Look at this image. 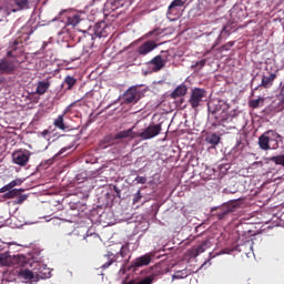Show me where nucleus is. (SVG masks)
I'll return each mask as SVG.
<instances>
[{
  "mask_svg": "<svg viewBox=\"0 0 284 284\" xmlns=\"http://www.w3.org/2000/svg\"><path fill=\"white\" fill-rule=\"evenodd\" d=\"M280 139L281 135L276 131L268 130L258 138V148L264 150V152H267V150H278Z\"/></svg>",
  "mask_w": 284,
  "mask_h": 284,
  "instance_id": "nucleus-1",
  "label": "nucleus"
},
{
  "mask_svg": "<svg viewBox=\"0 0 284 284\" xmlns=\"http://www.w3.org/2000/svg\"><path fill=\"white\" fill-rule=\"evenodd\" d=\"M209 111L214 114L217 121H232V114H230V104L225 101L210 102Z\"/></svg>",
  "mask_w": 284,
  "mask_h": 284,
  "instance_id": "nucleus-2",
  "label": "nucleus"
},
{
  "mask_svg": "<svg viewBox=\"0 0 284 284\" xmlns=\"http://www.w3.org/2000/svg\"><path fill=\"white\" fill-rule=\"evenodd\" d=\"M24 265L23 255H11L10 252L0 253V267H23Z\"/></svg>",
  "mask_w": 284,
  "mask_h": 284,
  "instance_id": "nucleus-3",
  "label": "nucleus"
},
{
  "mask_svg": "<svg viewBox=\"0 0 284 284\" xmlns=\"http://www.w3.org/2000/svg\"><path fill=\"white\" fill-rule=\"evenodd\" d=\"M162 125L159 124H150L149 126L141 130L138 133V138L142 139V141H150V139H154V136H159L161 134Z\"/></svg>",
  "mask_w": 284,
  "mask_h": 284,
  "instance_id": "nucleus-4",
  "label": "nucleus"
},
{
  "mask_svg": "<svg viewBox=\"0 0 284 284\" xmlns=\"http://www.w3.org/2000/svg\"><path fill=\"white\" fill-rule=\"evenodd\" d=\"M30 156H32V153L28 150H18L12 153V161L16 163V165H20V168H24V165H28V162L30 161Z\"/></svg>",
  "mask_w": 284,
  "mask_h": 284,
  "instance_id": "nucleus-5",
  "label": "nucleus"
},
{
  "mask_svg": "<svg viewBox=\"0 0 284 284\" xmlns=\"http://www.w3.org/2000/svg\"><path fill=\"white\" fill-rule=\"evenodd\" d=\"M206 97V92L203 89H193L191 92V97L189 99V103L191 105V108H193L194 110H196V108H199V105H201V103H203V100Z\"/></svg>",
  "mask_w": 284,
  "mask_h": 284,
  "instance_id": "nucleus-6",
  "label": "nucleus"
},
{
  "mask_svg": "<svg viewBox=\"0 0 284 284\" xmlns=\"http://www.w3.org/2000/svg\"><path fill=\"white\" fill-rule=\"evenodd\" d=\"M64 12L67 17V26H72V28H75V26H79V23L83 21V12L75 10H67Z\"/></svg>",
  "mask_w": 284,
  "mask_h": 284,
  "instance_id": "nucleus-7",
  "label": "nucleus"
},
{
  "mask_svg": "<svg viewBox=\"0 0 284 284\" xmlns=\"http://www.w3.org/2000/svg\"><path fill=\"white\" fill-rule=\"evenodd\" d=\"M159 45L155 41L150 40L144 42L142 45L138 48V54H141L142 57H145V54H150L153 50H156Z\"/></svg>",
  "mask_w": 284,
  "mask_h": 284,
  "instance_id": "nucleus-8",
  "label": "nucleus"
},
{
  "mask_svg": "<svg viewBox=\"0 0 284 284\" xmlns=\"http://www.w3.org/2000/svg\"><path fill=\"white\" fill-rule=\"evenodd\" d=\"M139 101V91L132 87L124 93L125 103H136Z\"/></svg>",
  "mask_w": 284,
  "mask_h": 284,
  "instance_id": "nucleus-9",
  "label": "nucleus"
},
{
  "mask_svg": "<svg viewBox=\"0 0 284 284\" xmlns=\"http://www.w3.org/2000/svg\"><path fill=\"white\" fill-rule=\"evenodd\" d=\"M14 8H10L11 12H19L21 10H28L30 8V0H13Z\"/></svg>",
  "mask_w": 284,
  "mask_h": 284,
  "instance_id": "nucleus-10",
  "label": "nucleus"
},
{
  "mask_svg": "<svg viewBox=\"0 0 284 284\" xmlns=\"http://www.w3.org/2000/svg\"><path fill=\"white\" fill-rule=\"evenodd\" d=\"M138 133L134 132V126L129 129V130H124V131H120L118 134H115L114 139H136Z\"/></svg>",
  "mask_w": 284,
  "mask_h": 284,
  "instance_id": "nucleus-11",
  "label": "nucleus"
},
{
  "mask_svg": "<svg viewBox=\"0 0 284 284\" xmlns=\"http://www.w3.org/2000/svg\"><path fill=\"white\" fill-rule=\"evenodd\" d=\"M152 261V257L150 255H143L138 257L134 262H133V266L134 267H143L145 265H150Z\"/></svg>",
  "mask_w": 284,
  "mask_h": 284,
  "instance_id": "nucleus-12",
  "label": "nucleus"
},
{
  "mask_svg": "<svg viewBox=\"0 0 284 284\" xmlns=\"http://www.w3.org/2000/svg\"><path fill=\"white\" fill-rule=\"evenodd\" d=\"M185 2L183 0H173L169 6L168 14H176L179 12V8H183Z\"/></svg>",
  "mask_w": 284,
  "mask_h": 284,
  "instance_id": "nucleus-13",
  "label": "nucleus"
},
{
  "mask_svg": "<svg viewBox=\"0 0 284 284\" xmlns=\"http://www.w3.org/2000/svg\"><path fill=\"white\" fill-rule=\"evenodd\" d=\"M12 70H14V61L4 59L0 62V72H12Z\"/></svg>",
  "mask_w": 284,
  "mask_h": 284,
  "instance_id": "nucleus-14",
  "label": "nucleus"
},
{
  "mask_svg": "<svg viewBox=\"0 0 284 284\" xmlns=\"http://www.w3.org/2000/svg\"><path fill=\"white\" fill-rule=\"evenodd\" d=\"M23 179H16L13 181H11L9 184L2 186L0 189V192L3 193V192H10V190H12L13 187H19V185H21L23 183Z\"/></svg>",
  "mask_w": 284,
  "mask_h": 284,
  "instance_id": "nucleus-15",
  "label": "nucleus"
},
{
  "mask_svg": "<svg viewBox=\"0 0 284 284\" xmlns=\"http://www.w3.org/2000/svg\"><path fill=\"white\" fill-rule=\"evenodd\" d=\"M50 89V82L49 81H40L38 82L36 94H39L40 97L45 94L48 90Z\"/></svg>",
  "mask_w": 284,
  "mask_h": 284,
  "instance_id": "nucleus-16",
  "label": "nucleus"
},
{
  "mask_svg": "<svg viewBox=\"0 0 284 284\" xmlns=\"http://www.w3.org/2000/svg\"><path fill=\"white\" fill-rule=\"evenodd\" d=\"M275 79H276V73H271L268 77L264 75L261 82L262 88H272V85H274Z\"/></svg>",
  "mask_w": 284,
  "mask_h": 284,
  "instance_id": "nucleus-17",
  "label": "nucleus"
},
{
  "mask_svg": "<svg viewBox=\"0 0 284 284\" xmlns=\"http://www.w3.org/2000/svg\"><path fill=\"white\" fill-rule=\"evenodd\" d=\"M151 65H153V70L155 72H159V70H161L162 68H164L165 65V61H163V58H161V55H156L155 58H153L151 60Z\"/></svg>",
  "mask_w": 284,
  "mask_h": 284,
  "instance_id": "nucleus-18",
  "label": "nucleus"
},
{
  "mask_svg": "<svg viewBox=\"0 0 284 284\" xmlns=\"http://www.w3.org/2000/svg\"><path fill=\"white\" fill-rule=\"evenodd\" d=\"M19 276H21V278H24V281H30L31 283H34V281H37V275H34V273L30 270H21L19 272Z\"/></svg>",
  "mask_w": 284,
  "mask_h": 284,
  "instance_id": "nucleus-19",
  "label": "nucleus"
},
{
  "mask_svg": "<svg viewBox=\"0 0 284 284\" xmlns=\"http://www.w3.org/2000/svg\"><path fill=\"white\" fill-rule=\"evenodd\" d=\"M205 141L209 143V145L216 148V145L221 143V136L216 133H212L205 138Z\"/></svg>",
  "mask_w": 284,
  "mask_h": 284,
  "instance_id": "nucleus-20",
  "label": "nucleus"
},
{
  "mask_svg": "<svg viewBox=\"0 0 284 284\" xmlns=\"http://www.w3.org/2000/svg\"><path fill=\"white\" fill-rule=\"evenodd\" d=\"M187 94V88L183 84L179 85L172 93V99H176L179 97H185Z\"/></svg>",
  "mask_w": 284,
  "mask_h": 284,
  "instance_id": "nucleus-21",
  "label": "nucleus"
},
{
  "mask_svg": "<svg viewBox=\"0 0 284 284\" xmlns=\"http://www.w3.org/2000/svg\"><path fill=\"white\" fill-rule=\"evenodd\" d=\"M64 83H67L68 90H72V88L77 85V79H74V77L72 75H67L64 79Z\"/></svg>",
  "mask_w": 284,
  "mask_h": 284,
  "instance_id": "nucleus-22",
  "label": "nucleus"
},
{
  "mask_svg": "<svg viewBox=\"0 0 284 284\" xmlns=\"http://www.w3.org/2000/svg\"><path fill=\"white\" fill-rule=\"evenodd\" d=\"M265 103V98H257L250 101V108H261Z\"/></svg>",
  "mask_w": 284,
  "mask_h": 284,
  "instance_id": "nucleus-23",
  "label": "nucleus"
},
{
  "mask_svg": "<svg viewBox=\"0 0 284 284\" xmlns=\"http://www.w3.org/2000/svg\"><path fill=\"white\" fill-rule=\"evenodd\" d=\"M54 126L58 128L59 130H65V123L63 122V115H59L54 122Z\"/></svg>",
  "mask_w": 284,
  "mask_h": 284,
  "instance_id": "nucleus-24",
  "label": "nucleus"
},
{
  "mask_svg": "<svg viewBox=\"0 0 284 284\" xmlns=\"http://www.w3.org/2000/svg\"><path fill=\"white\" fill-rule=\"evenodd\" d=\"M207 250V242L202 243L200 246L193 250L194 256H199V254H203Z\"/></svg>",
  "mask_w": 284,
  "mask_h": 284,
  "instance_id": "nucleus-25",
  "label": "nucleus"
},
{
  "mask_svg": "<svg viewBox=\"0 0 284 284\" xmlns=\"http://www.w3.org/2000/svg\"><path fill=\"white\" fill-rule=\"evenodd\" d=\"M20 192H23V189L20 190H9V192L6 194L7 199H14L16 196H19Z\"/></svg>",
  "mask_w": 284,
  "mask_h": 284,
  "instance_id": "nucleus-26",
  "label": "nucleus"
},
{
  "mask_svg": "<svg viewBox=\"0 0 284 284\" xmlns=\"http://www.w3.org/2000/svg\"><path fill=\"white\" fill-rule=\"evenodd\" d=\"M129 252H130V251L128 250V246H121L120 254H121L122 258H125V255H126Z\"/></svg>",
  "mask_w": 284,
  "mask_h": 284,
  "instance_id": "nucleus-27",
  "label": "nucleus"
},
{
  "mask_svg": "<svg viewBox=\"0 0 284 284\" xmlns=\"http://www.w3.org/2000/svg\"><path fill=\"white\" fill-rule=\"evenodd\" d=\"M136 183H140V184H145L148 182V179L145 176H138L135 179Z\"/></svg>",
  "mask_w": 284,
  "mask_h": 284,
  "instance_id": "nucleus-28",
  "label": "nucleus"
},
{
  "mask_svg": "<svg viewBox=\"0 0 284 284\" xmlns=\"http://www.w3.org/2000/svg\"><path fill=\"white\" fill-rule=\"evenodd\" d=\"M141 199H142L141 191H138L133 197V203H139V201H141Z\"/></svg>",
  "mask_w": 284,
  "mask_h": 284,
  "instance_id": "nucleus-29",
  "label": "nucleus"
},
{
  "mask_svg": "<svg viewBox=\"0 0 284 284\" xmlns=\"http://www.w3.org/2000/svg\"><path fill=\"white\" fill-rule=\"evenodd\" d=\"M28 199V195H21L17 201V205H21V203H23V201H26Z\"/></svg>",
  "mask_w": 284,
  "mask_h": 284,
  "instance_id": "nucleus-30",
  "label": "nucleus"
},
{
  "mask_svg": "<svg viewBox=\"0 0 284 284\" xmlns=\"http://www.w3.org/2000/svg\"><path fill=\"white\" fill-rule=\"evenodd\" d=\"M203 65H205V60H200L195 63V68H203Z\"/></svg>",
  "mask_w": 284,
  "mask_h": 284,
  "instance_id": "nucleus-31",
  "label": "nucleus"
},
{
  "mask_svg": "<svg viewBox=\"0 0 284 284\" xmlns=\"http://www.w3.org/2000/svg\"><path fill=\"white\" fill-rule=\"evenodd\" d=\"M110 265H112V261L106 262V263L102 266V268H103V270H108V267H110Z\"/></svg>",
  "mask_w": 284,
  "mask_h": 284,
  "instance_id": "nucleus-32",
  "label": "nucleus"
},
{
  "mask_svg": "<svg viewBox=\"0 0 284 284\" xmlns=\"http://www.w3.org/2000/svg\"><path fill=\"white\" fill-rule=\"evenodd\" d=\"M65 152V149H61L60 152L57 154V156H60V154H63Z\"/></svg>",
  "mask_w": 284,
  "mask_h": 284,
  "instance_id": "nucleus-33",
  "label": "nucleus"
},
{
  "mask_svg": "<svg viewBox=\"0 0 284 284\" xmlns=\"http://www.w3.org/2000/svg\"><path fill=\"white\" fill-rule=\"evenodd\" d=\"M98 32V34H100V37H105V34H103V32H101V31H97Z\"/></svg>",
  "mask_w": 284,
  "mask_h": 284,
  "instance_id": "nucleus-34",
  "label": "nucleus"
},
{
  "mask_svg": "<svg viewBox=\"0 0 284 284\" xmlns=\"http://www.w3.org/2000/svg\"><path fill=\"white\" fill-rule=\"evenodd\" d=\"M68 110H70V108H67V109H65V111H64L63 114H62L63 116H64V114L68 113Z\"/></svg>",
  "mask_w": 284,
  "mask_h": 284,
  "instance_id": "nucleus-35",
  "label": "nucleus"
},
{
  "mask_svg": "<svg viewBox=\"0 0 284 284\" xmlns=\"http://www.w3.org/2000/svg\"><path fill=\"white\" fill-rule=\"evenodd\" d=\"M43 134H48V131H44Z\"/></svg>",
  "mask_w": 284,
  "mask_h": 284,
  "instance_id": "nucleus-36",
  "label": "nucleus"
},
{
  "mask_svg": "<svg viewBox=\"0 0 284 284\" xmlns=\"http://www.w3.org/2000/svg\"><path fill=\"white\" fill-rule=\"evenodd\" d=\"M175 278H179V275H175Z\"/></svg>",
  "mask_w": 284,
  "mask_h": 284,
  "instance_id": "nucleus-37",
  "label": "nucleus"
}]
</instances>
